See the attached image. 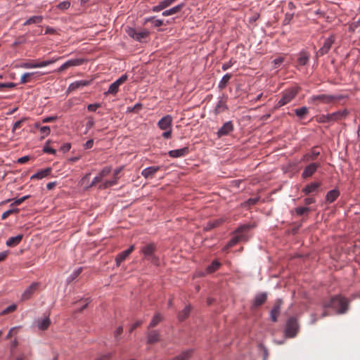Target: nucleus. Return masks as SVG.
<instances>
[{"label":"nucleus","instance_id":"53","mask_svg":"<svg viewBox=\"0 0 360 360\" xmlns=\"http://www.w3.org/2000/svg\"><path fill=\"white\" fill-rule=\"evenodd\" d=\"M111 172V168L108 167H104L99 173L103 179L107 176Z\"/></svg>","mask_w":360,"mask_h":360},{"label":"nucleus","instance_id":"40","mask_svg":"<svg viewBox=\"0 0 360 360\" xmlns=\"http://www.w3.org/2000/svg\"><path fill=\"white\" fill-rule=\"evenodd\" d=\"M119 87L120 86H118V84L114 82L110 85L107 94L115 95L119 91Z\"/></svg>","mask_w":360,"mask_h":360},{"label":"nucleus","instance_id":"26","mask_svg":"<svg viewBox=\"0 0 360 360\" xmlns=\"http://www.w3.org/2000/svg\"><path fill=\"white\" fill-rule=\"evenodd\" d=\"M309 59V55L307 52L302 51L299 54V57L297 58V63L302 66L305 65L308 63Z\"/></svg>","mask_w":360,"mask_h":360},{"label":"nucleus","instance_id":"46","mask_svg":"<svg viewBox=\"0 0 360 360\" xmlns=\"http://www.w3.org/2000/svg\"><path fill=\"white\" fill-rule=\"evenodd\" d=\"M40 132L43 134L42 139H44L45 136H48L51 133L50 127L48 126H42L40 127Z\"/></svg>","mask_w":360,"mask_h":360},{"label":"nucleus","instance_id":"3","mask_svg":"<svg viewBox=\"0 0 360 360\" xmlns=\"http://www.w3.org/2000/svg\"><path fill=\"white\" fill-rule=\"evenodd\" d=\"M155 250V245L150 243L144 246L141 250V252L144 255L146 259L150 261L155 265H159V258L154 255Z\"/></svg>","mask_w":360,"mask_h":360},{"label":"nucleus","instance_id":"7","mask_svg":"<svg viewBox=\"0 0 360 360\" xmlns=\"http://www.w3.org/2000/svg\"><path fill=\"white\" fill-rule=\"evenodd\" d=\"M39 286V283H32L28 288H27L21 296L22 300H27L37 292Z\"/></svg>","mask_w":360,"mask_h":360},{"label":"nucleus","instance_id":"51","mask_svg":"<svg viewBox=\"0 0 360 360\" xmlns=\"http://www.w3.org/2000/svg\"><path fill=\"white\" fill-rule=\"evenodd\" d=\"M126 32L127 33V34L129 37H131L133 39H135V37H136V33H137V30H136L134 28L128 27L126 28Z\"/></svg>","mask_w":360,"mask_h":360},{"label":"nucleus","instance_id":"49","mask_svg":"<svg viewBox=\"0 0 360 360\" xmlns=\"http://www.w3.org/2000/svg\"><path fill=\"white\" fill-rule=\"evenodd\" d=\"M30 198V195H25L20 198L16 199L14 200V202L11 205V206L13 205H20L23 202H25L27 199Z\"/></svg>","mask_w":360,"mask_h":360},{"label":"nucleus","instance_id":"12","mask_svg":"<svg viewBox=\"0 0 360 360\" xmlns=\"http://www.w3.org/2000/svg\"><path fill=\"white\" fill-rule=\"evenodd\" d=\"M335 40V36H332L326 39L324 41L323 46L319 49L318 54H319L320 56L326 54L330 49L331 45L334 43Z\"/></svg>","mask_w":360,"mask_h":360},{"label":"nucleus","instance_id":"25","mask_svg":"<svg viewBox=\"0 0 360 360\" xmlns=\"http://www.w3.org/2000/svg\"><path fill=\"white\" fill-rule=\"evenodd\" d=\"M184 6H185L184 4H180L169 10L165 11L162 13V15L163 16H169V15L176 14V13H179L184 7Z\"/></svg>","mask_w":360,"mask_h":360},{"label":"nucleus","instance_id":"28","mask_svg":"<svg viewBox=\"0 0 360 360\" xmlns=\"http://www.w3.org/2000/svg\"><path fill=\"white\" fill-rule=\"evenodd\" d=\"M43 20V17L41 15H34L32 17H30L29 19H27L24 23L23 25H29L31 24H38L41 23Z\"/></svg>","mask_w":360,"mask_h":360},{"label":"nucleus","instance_id":"18","mask_svg":"<svg viewBox=\"0 0 360 360\" xmlns=\"http://www.w3.org/2000/svg\"><path fill=\"white\" fill-rule=\"evenodd\" d=\"M91 80H79V81H76V82H72V84H70V85L68 87V90L70 91L77 90V89H80L82 87H84V86L89 85L91 84Z\"/></svg>","mask_w":360,"mask_h":360},{"label":"nucleus","instance_id":"19","mask_svg":"<svg viewBox=\"0 0 360 360\" xmlns=\"http://www.w3.org/2000/svg\"><path fill=\"white\" fill-rule=\"evenodd\" d=\"M52 169L51 167H47L44 169H41L38 171L34 174L32 175L31 179H41L46 176H48L51 173Z\"/></svg>","mask_w":360,"mask_h":360},{"label":"nucleus","instance_id":"1","mask_svg":"<svg viewBox=\"0 0 360 360\" xmlns=\"http://www.w3.org/2000/svg\"><path fill=\"white\" fill-rule=\"evenodd\" d=\"M251 226L250 224H244L239 226L235 232V236L230 240L226 245V248H230L238 242L246 241L248 240L246 233L250 229Z\"/></svg>","mask_w":360,"mask_h":360},{"label":"nucleus","instance_id":"63","mask_svg":"<svg viewBox=\"0 0 360 360\" xmlns=\"http://www.w3.org/2000/svg\"><path fill=\"white\" fill-rule=\"evenodd\" d=\"M93 145H94V140L93 139H89V141H87L85 144L84 145V148L85 149H90L93 147Z\"/></svg>","mask_w":360,"mask_h":360},{"label":"nucleus","instance_id":"36","mask_svg":"<svg viewBox=\"0 0 360 360\" xmlns=\"http://www.w3.org/2000/svg\"><path fill=\"white\" fill-rule=\"evenodd\" d=\"M231 77H232L231 74H226L222 77L221 80L220 81V82L219 84V87L220 89H224L226 86V84H228L229 80L231 79Z\"/></svg>","mask_w":360,"mask_h":360},{"label":"nucleus","instance_id":"55","mask_svg":"<svg viewBox=\"0 0 360 360\" xmlns=\"http://www.w3.org/2000/svg\"><path fill=\"white\" fill-rule=\"evenodd\" d=\"M103 180V178L101 176V175L98 174V176L94 177L93 181H91V184L89 185V187L95 186L98 183L101 182Z\"/></svg>","mask_w":360,"mask_h":360},{"label":"nucleus","instance_id":"50","mask_svg":"<svg viewBox=\"0 0 360 360\" xmlns=\"http://www.w3.org/2000/svg\"><path fill=\"white\" fill-rule=\"evenodd\" d=\"M226 109L225 103L223 101H219L216 106V111L220 112Z\"/></svg>","mask_w":360,"mask_h":360},{"label":"nucleus","instance_id":"37","mask_svg":"<svg viewBox=\"0 0 360 360\" xmlns=\"http://www.w3.org/2000/svg\"><path fill=\"white\" fill-rule=\"evenodd\" d=\"M162 318L160 315V314H157L154 316L152 321H150L148 328H153L156 326L161 321Z\"/></svg>","mask_w":360,"mask_h":360},{"label":"nucleus","instance_id":"33","mask_svg":"<svg viewBox=\"0 0 360 360\" xmlns=\"http://www.w3.org/2000/svg\"><path fill=\"white\" fill-rule=\"evenodd\" d=\"M118 179L113 176V179L105 181L101 185L99 186L100 189H105L110 186H115L117 184Z\"/></svg>","mask_w":360,"mask_h":360},{"label":"nucleus","instance_id":"22","mask_svg":"<svg viewBox=\"0 0 360 360\" xmlns=\"http://www.w3.org/2000/svg\"><path fill=\"white\" fill-rule=\"evenodd\" d=\"M37 327L39 329L41 330H46L50 326L51 321L49 316H46L43 319H38L37 321Z\"/></svg>","mask_w":360,"mask_h":360},{"label":"nucleus","instance_id":"45","mask_svg":"<svg viewBox=\"0 0 360 360\" xmlns=\"http://www.w3.org/2000/svg\"><path fill=\"white\" fill-rule=\"evenodd\" d=\"M309 211V208L307 207H299L295 208V212L297 215H303Z\"/></svg>","mask_w":360,"mask_h":360},{"label":"nucleus","instance_id":"24","mask_svg":"<svg viewBox=\"0 0 360 360\" xmlns=\"http://www.w3.org/2000/svg\"><path fill=\"white\" fill-rule=\"evenodd\" d=\"M320 154V148L319 147H314L311 150V153H308L304 155V159L307 161L314 160L317 158Z\"/></svg>","mask_w":360,"mask_h":360},{"label":"nucleus","instance_id":"10","mask_svg":"<svg viewBox=\"0 0 360 360\" xmlns=\"http://www.w3.org/2000/svg\"><path fill=\"white\" fill-rule=\"evenodd\" d=\"M172 117L170 115H165L158 122V126L162 130L172 128Z\"/></svg>","mask_w":360,"mask_h":360},{"label":"nucleus","instance_id":"44","mask_svg":"<svg viewBox=\"0 0 360 360\" xmlns=\"http://www.w3.org/2000/svg\"><path fill=\"white\" fill-rule=\"evenodd\" d=\"M27 119L26 117H23L22 119H20V120L15 122L14 124H13V128H12V132L14 133L15 131V130H17L18 129L20 128L23 123L27 120Z\"/></svg>","mask_w":360,"mask_h":360},{"label":"nucleus","instance_id":"30","mask_svg":"<svg viewBox=\"0 0 360 360\" xmlns=\"http://www.w3.org/2000/svg\"><path fill=\"white\" fill-rule=\"evenodd\" d=\"M224 221L223 219H214L212 221H209L205 227L206 230H211L221 225Z\"/></svg>","mask_w":360,"mask_h":360},{"label":"nucleus","instance_id":"2","mask_svg":"<svg viewBox=\"0 0 360 360\" xmlns=\"http://www.w3.org/2000/svg\"><path fill=\"white\" fill-rule=\"evenodd\" d=\"M300 89L299 86H295L283 91L281 99L276 104V108H280L289 103L297 95Z\"/></svg>","mask_w":360,"mask_h":360},{"label":"nucleus","instance_id":"31","mask_svg":"<svg viewBox=\"0 0 360 360\" xmlns=\"http://www.w3.org/2000/svg\"><path fill=\"white\" fill-rule=\"evenodd\" d=\"M221 264L217 260H214L212 262L210 265L207 267V272L208 274H212L216 271L221 266Z\"/></svg>","mask_w":360,"mask_h":360},{"label":"nucleus","instance_id":"54","mask_svg":"<svg viewBox=\"0 0 360 360\" xmlns=\"http://www.w3.org/2000/svg\"><path fill=\"white\" fill-rule=\"evenodd\" d=\"M17 308V306L15 304H12L8 307H6L2 312L1 314H6L11 312L14 311Z\"/></svg>","mask_w":360,"mask_h":360},{"label":"nucleus","instance_id":"20","mask_svg":"<svg viewBox=\"0 0 360 360\" xmlns=\"http://www.w3.org/2000/svg\"><path fill=\"white\" fill-rule=\"evenodd\" d=\"M349 300L339 295V314H344L348 309Z\"/></svg>","mask_w":360,"mask_h":360},{"label":"nucleus","instance_id":"8","mask_svg":"<svg viewBox=\"0 0 360 360\" xmlns=\"http://www.w3.org/2000/svg\"><path fill=\"white\" fill-rule=\"evenodd\" d=\"M84 60L82 58H75L71 59L66 61L63 63L57 70L58 72H61L65 70L66 69L73 67V66H79L84 63Z\"/></svg>","mask_w":360,"mask_h":360},{"label":"nucleus","instance_id":"58","mask_svg":"<svg viewBox=\"0 0 360 360\" xmlns=\"http://www.w3.org/2000/svg\"><path fill=\"white\" fill-rule=\"evenodd\" d=\"M127 78L128 77L127 75H123L115 82L118 84V86H120L127 80Z\"/></svg>","mask_w":360,"mask_h":360},{"label":"nucleus","instance_id":"16","mask_svg":"<svg viewBox=\"0 0 360 360\" xmlns=\"http://www.w3.org/2000/svg\"><path fill=\"white\" fill-rule=\"evenodd\" d=\"M266 299H267L266 293L262 292V293L257 294L253 300L252 308L257 309V307H260L266 301Z\"/></svg>","mask_w":360,"mask_h":360},{"label":"nucleus","instance_id":"23","mask_svg":"<svg viewBox=\"0 0 360 360\" xmlns=\"http://www.w3.org/2000/svg\"><path fill=\"white\" fill-rule=\"evenodd\" d=\"M160 340V334L157 330H151L148 333V343L154 344Z\"/></svg>","mask_w":360,"mask_h":360},{"label":"nucleus","instance_id":"32","mask_svg":"<svg viewBox=\"0 0 360 360\" xmlns=\"http://www.w3.org/2000/svg\"><path fill=\"white\" fill-rule=\"evenodd\" d=\"M118 179L113 176V179L105 181L101 185L99 186L100 189H105L110 186H115L117 184Z\"/></svg>","mask_w":360,"mask_h":360},{"label":"nucleus","instance_id":"38","mask_svg":"<svg viewBox=\"0 0 360 360\" xmlns=\"http://www.w3.org/2000/svg\"><path fill=\"white\" fill-rule=\"evenodd\" d=\"M337 197L338 191H336V189H334L328 193L326 195V200L328 202H332L337 198Z\"/></svg>","mask_w":360,"mask_h":360},{"label":"nucleus","instance_id":"4","mask_svg":"<svg viewBox=\"0 0 360 360\" xmlns=\"http://www.w3.org/2000/svg\"><path fill=\"white\" fill-rule=\"evenodd\" d=\"M299 331V325L297 321L294 317H290L287 323L285 329V336L288 338H295Z\"/></svg>","mask_w":360,"mask_h":360},{"label":"nucleus","instance_id":"6","mask_svg":"<svg viewBox=\"0 0 360 360\" xmlns=\"http://www.w3.org/2000/svg\"><path fill=\"white\" fill-rule=\"evenodd\" d=\"M335 100L336 98L335 96L326 94L316 95L310 98V102L314 104L333 103Z\"/></svg>","mask_w":360,"mask_h":360},{"label":"nucleus","instance_id":"17","mask_svg":"<svg viewBox=\"0 0 360 360\" xmlns=\"http://www.w3.org/2000/svg\"><path fill=\"white\" fill-rule=\"evenodd\" d=\"M189 152L188 147L169 150L168 154L172 158H181L186 156Z\"/></svg>","mask_w":360,"mask_h":360},{"label":"nucleus","instance_id":"59","mask_svg":"<svg viewBox=\"0 0 360 360\" xmlns=\"http://www.w3.org/2000/svg\"><path fill=\"white\" fill-rule=\"evenodd\" d=\"M292 18H293L292 13H286L285 18L283 20V25H288L290 22Z\"/></svg>","mask_w":360,"mask_h":360},{"label":"nucleus","instance_id":"57","mask_svg":"<svg viewBox=\"0 0 360 360\" xmlns=\"http://www.w3.org/2000/svg\"><path fill=\"white\" fill-rule=\"evenodd\" d=\"M127 78L128 77L127 75H123L115 82L118 84V86H120L127 80Z\"/></svg>","mask_w":360,"mask_h":360},{"label":"nucleus","instance_id":"5","mask_svg":"<svg viewBox=\"0 0 360 360\" xmlns=\"http://www.w3.org/2000/svg\"><path fill=\"white\" fill-rule=\"evenodd\" d=\"M338 298L337 296H334L331 300L325 304L324 312L323 316L328 315H335L338 313Z\"/></svg>","mask_w":360,"mask_h":360},{"label":"nucleus","instance_id":"48","mask_svg":"<svg viewBox=\"0 0 360 360\" xmlns=\"http://www.w3.org/2000/svg\"><path fill=\"white\" fill-rule=\"evenodd\" d=\"M15 86V84L13 82L0 83V91H3L4 89H12Z\"/></svg>","mask_w":360,"mask_h":360},{"label":"nucleus","instance_id":"62","mask_svg":"<svg viewBox=\"0 0 360 360\" xmlns=\"http://www.w3.org/2000/svg\"><path fill=\"white\" fill-rule=\"evenodd\" d=\"M165 131L162 133V136L165 139H170L172 136V128L164 130Z\"/></svg>","mask_w":360,"mask_h":360},{"label":"nucleus","instance_id":"52","mask_svg":"<svg viewBox=\"0 0 360 360\" xmlns=\"http://www.w3.org/2000/svg\"><path fill=\"white\" fill-rule=\"evenodd\" d=\"M111 172V168L108 167H104L99 173L103 179L107 176Z\"/></svg>","mask_w":360,"mask_h":360},{"label":"nucleus","instance_id":"60","mask_svg":"<svg viewBox=\"0 0 360 360\" xmlns=\"http://www.w3.org/2000/svg\"><path fill=\"white\" fill-rule=\"evenodd\" d=\"M100 107H101V105L98 103L89 104L87 106V110L91 112H94Z\"/></svg>","mask_w":360,"mask_h":360},{"label":"nucleus","instance_id":"47","mask_svg":"<svg viewBox=\"0 0 360 360\" xmlns=\"http://www.w3.org/2000/svg\"><path fill=\"white\" fill-rule=\"evenodd\" d=\"M70 6V2L68 1H64L63 2H60L57 8L60 10H67Z\"/></svg>","mask_w":360,"mask_h":360},{"label":"nucleus","instance_id":"21","mask_svg":"<svg viewBox=\"0 0 360 360\" xmlns=\"http://www.w3.org/2000/svg\"><path fill=\"white\" fill-rule=\"evenodd\" d=\"M22 234H19L15 237H11L7 240L6 244L8 247H15L22 241Z\"/></svg>","mask_w":360,"mask_h":360},{"label":"nucleus","instance_id":"64","mask_svg":"<svg viewBox=\"0 0 360 360\" xmlns=\"http://www.w3.org/2000/svg\"><path fill=\"white\" fill-rule=\"evenodd\" d=\"M112 354L111 353H108L104 355H102L101 357L98 358L96 360H109L112 357Z\"/></svg>","mask_w":360,"mask_h":360},{"label":"nucleus","instance_id":"39","mask_svg":"<svg viewBox=\"0 0 360 360\" xmlns=\"http://www.w3.org/2000/svg\"><path fill=\"white\" fill-rule=\"evenodd\" d=\"M20 212V210L18 209V208H15V209H11V210H8L6 212H4L2 214H1V219L2 220H5L11 214H18V212Z\"/></svg>","mask_w":360,"mask_h":360},{"label":"nucleus","instance_id":"13","mask_svg":"<svg viewBox=\"0 0 360 360\" xmlns=\"http://www.w3.org/2000/svg\"><path fill=\"white\" fill-rule=\"evenodd\" d=\"M283 304V301L281 299H278L274 305L273 309L271 311V319L274 322L277 321V317L280 314V310L281 305Z\"/></svg>","mask_w":360,"mask_h":360},{"label":"nucleus","instance_id":"14","mask_svg":"<svg viewBox=\"0 0 360 360\" xmlns=\"http://www.w3.org/2000/svg\"><path fill=\"white\" fill-rule=\"evenodd\" d=\"M233 129V126L231 122H226L223 126L218 130L217 135L219 137L226 136Z\"/></svg>","mask_w":360,"mask_h":360},{"label":"nucleus","instance_id":"11","mask_svg":"<svg viewBox=\"0 0 360 360\" xmlns=\"http://www.w3.org/2000/svg\"><path fill=\"white\" fill-rule=\"evenodd\" d=\"M161 167H149L142 170L141 175L146 179H153Z\"/></svg>","mask_w":360,"mask_h":360},{"label":"nucleus","instance_id":"9","mask_svg":"<svg viewBox=\"0 0 360 360\" xmlns=\"http://www.w3.org/2000/svg\"><path fill=\"white\" fill-rule=\"evenodd\" d=\"M134 245H131L127 250L119 253L116 256L115 262L117 266H119L121 263L128 257V256L134 251Z\"/></svg>","mask_w":360,"mask_h":360},{"label":"nucleus","instance_id":"56","mask_svg":"<svg viewBox=\"0 0 360 360\" xmlns=\"http://www.w3.org/2000/svg\"><path fill=\"white\" fill-rule=\"evenodd\" d=\"M48 143H46V144L45 145V146L44 147V153H50V154H52V155H55L56 153V150L51 147H49L48 146Z\"/></svg>","mask_w":360,"mask_h":360},{"label":"nucleus","instance_id":"61","mask_svg":"<svg viewBox=\"0 0 360 360\" xmlns=\"http://www.w3.org/2000/svg\"><path fill=\"white\" fill-rule=\"evenodd\" d=\"M22 67L25 68H37L38 64L37 63H25L22 65Z\"/></svg>","mask_w":360,"mask_h":360},{"label":"nucleus","instance_id":"35","mask_svg":"<svg viewBox=\"0 0 360 360\" xmlns=\"http://www.w3.org/2000/svg\"><path fill=\"white\" fill-rule=\"evenodd\" d=\"M295 113L298 117L303 119L308 114V108L307 107H302L301 108L295 109Z\"/></svg>","mask_w":360,"mask_h":360},{"label":"nucleus","instance_id":"15","mask_svg":"<svg viewBox=\"0 0 360 360\" xmlns=\"http://www.w3.org/2000/svg\"><path fill=\"white\" fill-rule=\"evenodd\" d=\"M319 167V164L316 162H313L309 164L304 170L302 172V177L303 178H308L311 176L317 169V168Z\"/></svg>","mask_w":360,"mask_h":360},{"label":"nucleus","instance_id":"29","mask_svg":"<svg viewBox=\"0 0 360 360\" xmlns=\"http://www.w3.org/2000/svg\"><path fill=\"white\" fill-rule=\"evenodd\" d=\"M191 312V306H186L181 311H180L178 314V319L179 321H182L185 320L189 315Z\"/></svg>","mask_w":360,"mask_h":360},{"label":"nucleus","instance_id":"27","mask_svg":"<svg viewBox=\"0 0 360 360\" xmlns=\"http://www.w3.org/2000/svg\"><path fill=\"white\" fill-rule=\"evenodd\" d=\"M319 187V183L313 182L310 184L307 185L303 190L306 195H308L311 193H314L317 191Z\"/></svg>","mask_w":360,"mask_h":360},{"label":"nucleus","instance_id":"34","mask_svg":"<svg viewBox=\"0 0 360 360\" xmlns=\"http://www.w3.org/2000/svg\"><path fill=\"white\" fill-rule=\"evenodd\" d=\"M36 74H37V72H26V73H24L21 76V77H20V83L21 84H25V83L31 82L32 77H33Z\"/></svg>","mask_w":360,"mask_h":360},{"label":"nucleus","instance_id":"41","mask_svg":"<svg viewBox=\"0 0 360 360\" xmlns=\"http://www.w3.org/2000/svg\"><path fill=\"white\" fill-rule=\"evenodd\" d=\"M148 36V31H137L136 35L135 37V40L138 41H142V40L146 38Z\"/></svg>","mask_w":360,"mask_h":360},{"label":"nucleus","instance_id":"43","mask_svg":"<svg viewBox=\"0 0 360 360\" xmlns=\"http://www.w3.org/2000/svg\"><path fill=\"white\" fill-rule=\"evenodd\" d=\"M191 354V351L188 350L182 354H181L179 356L175 357L173 360H187L190 358Z\"/></svg>","mask_w":360,"mask_h":360},{"label":"nucleus","instance_id":"42","mask_svg":"<svg viewBox=\"0 0 360 360\" xmlns=\"http://www.w3.org/2000/svg\"><path fill=\"white\" fill-rule=\"evenodd\" d=\"M60 58L58 57V58H52L51 60H44V61L37 63L38 68H43V67H46L47 65H49L51 64H53L55 62H56L58 60H59Z\"/></svg>","mask_w":360,"mask_h":360}]
</instances>
